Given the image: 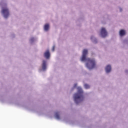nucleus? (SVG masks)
Listing matches in <instances>:
<instances>
[{"label":"nucleus","instance_id":"nucleus-2","mask_svg":"<svg viewBox=\"0 0 128 128\" xmlns=\"http://www.w3.org/2000/svg\"><path fill=\"white\" fill-rule=\"evenodd\" d=\"M86 54H88V50L84 49L82 52V56L80 58L81 62H87L91 64H96V60L94 58H86Z\"/></svg>","mask_w":128,"mask_h":128},{"label":"nucleus","instance_id":"nucleus-14","mask_svg":"<svg viewBox=\"0 0 128 128\" xmlns=\"http://www.w3.org/2000/svg\"><path fill=\"white\" fill-rule=\"evenodd\" d=\"M46 60L43 61V64H46Z\"/></svg>","mask_w":128,"mask_h":128},{"label":"nucleus","instance_id":"nucleus-1","mask_svg":"<svg viewBox=\"0 0 128 128\" xmlns=\"http://www.w3.org/2000/svg\"><path fill=\"white\" fill-rule=\"evenodd\" d=\"M78 93L75 94L74 95V100L77 104H80V102H82L84 99V92L82 88L78 87Z\"/></svg>","mask_w":128,"mask_h":128},{"label":"nucleus","instance_id":"nucleus-11","mask_svg":"<svg viewBox=\"0 0 128 128\" xmlns=\"http://www.w3.org/2000/svg\"><path fill=\"white\" fill-rule=\"evenodd\" d=\"M84 86L85 88H86V90H88V88H90V85L88 84H85L84 85Z\"/></svg>","mask_w":128,"mask_h":128},{"label":"nucleus","instance_id":"nucleus-7","mask_svg":"<svg viewBox=\"0 0 128 128\" xmlns=\"http://www.w3.org/2000/svg\"><path fill=\"white\" fill-rule=\"evenodd\" d=\"M50 28V24H46L44 26V30H46V32H48Z\"/></svg>","mask_w":128,"mask_h":128},{"label":"nucleus","instance_id":"nucleus-16","mask_svg":"<svg viewBox=\"0 0 128 128\" xmlns=\"http://www.w3.org/2000/svg\"><path fill=\"white\" fill-rule=\"evenodd\" d=\"M78 86V84H76L74 85V88H76V86Z\"/></svg>","mask_w":128,"mask_h":128},{"label":"nucleus","instance_id":"nucleus-17","mask_svg":"<svg viewBox=\"0 0 128 128\" xmlns=\"http://www.w3.org/2000/svg\"><path fill=\"white\" fill-rule=\"evenodd\" d=\"M125 72H128V70H126Z\"/></svg>","mask_w":128,"mask_h":128},{"label":"nucleus","instance_id":"nucleus-8","mask_svg":"<svg viewBox=\"0 0 128 128\" xmlns=\"http://www.w3.org/2000/svg\"><path fill=\"white\" fill-rule=\"evenodd\" d=\"M94 64H86V67L88 68L89 70H92L94 68Z\"/></svg>","mask_w":128,"mask_h":128},{"label":"nucleus","instance_id":"nucleus-6","mask_svg":"<svg viewBox=\"0 0 128 128\" xmlns=\"http://www.w3.org/2000/svg\"><path fill=\"white\" fill-rule=\"evenodd\" d=\"M106 72L107 74H108L112 70V67L110 66V65H108L107 66L106 68Z\"/></svg>","mask_w":128,"mask_h":128},{"label":"nucleus","instance_id":"nucleus-10","mask_svg":"<svg viewBox=\"0 0 128 128\" xmlns=\"http://www.w3.org/2000/svg\"><path fill=\"white\" fill-rule=\"evenodd\" d=\"M56 118L57 120H60V114L58 112H56L55 114Z\"/></svg>","mask_w":128,"mask_h":128},{"label":"nucleus","instance_id":"nucleus-15","mask_svg":"<svg viewBox=\"0 0 128 128\" xmlns=\"http://www.w3.org/2000/svg\"><path fill=\"white\" fill-rule=\"evenodd\" d=\"M34 38H32L30 40L31 42H34Z\"/></svg>","mask_w":128,"mask_h":128},{"label":"nucleus","instance_id":"nucleus-3","mask_svg":"<svg viewBox=\"0 0 128 128\" xmlns=\"http://www.w3.org/2000/svg\"><path fill=\"white\" fill-rule=\"evenodd\" d=\"M2 14H3L4 18H7L8 17V16H10L8 9L6 8H3L2 10Z\"/></svg>","mask_w":128,"mask_h":128},{"label":"nucleus","instance_id":"nucleus-12","mask_svg":"<svg viewBox=\"0 0 128 128\" xmlns=\"http://www.w3.org/2000/svg\"><path fill=\"white\" fill-rule=\"evenodd\" d=\"M42 68L43 70H46V65L43 64L42 66Z\"/></svg>","mask_w":128,"mask_h":128},{"label":"nucleus","instance_id":"nucleus-9","mask_svg":"<svg viewBox=\"0 0 128 128\" xmlns=\"http://www.w3.org/2000/svg\"><path fill=\"white\" fill-rule=\"evenodd\" d=\"M124 34H126V32L122 30H120V36H124Z\"/></svg>","mask_w":128,"mask_h":128},{"label":"nucleus","instance_id":"nucleus-13","mask_svg":"<svg viewBox=\"0 0 128 128\" xmlns=\"http://www.w3.org/2000/svg\"><path fill=\"white\" fill-rule=\"evenodd\" d=\"M56 46H53L52 48V52H54V48H55Z\"/></svg>","mask_w":128,"mask_h":128},{"label":"nucleus","instance_id":"nucleus-5","mask_svg":"<svg viewBox=\"0 0 128 128\" xmlns=\"http://www.w3.org/2000/svg\"><path fill=\"white\" fill-rule=\"evenodd\" d=\"M44 56L46 58L47 60H48L50 58V50H47L44 53Z\"/></svg>","mask_w":128,"mask_h":128},{"label":"nucleus","instance_id":"nucleus-18","mask_svg":"<svg viewBox=\"0 0 128 128\" xmlns=\"http://www.w3.org/2000/svg\"><path fill=\"white\" fill-rule=\"evenodd\" d=\"M120 11H121V12H122V8H120Z\"/></svg>","mask_w":128,"mask_h":128},{"label":"nucleus","instance_id":"nucleus-4","mask_svg":"<svg viewBox=\"0 0 128 128\" xmlns=\"http://www.w3.org/2000/svg\"><path fill=\"white\" fill-rule=\"evenodd\" d=\"M100 34L102 38H106L108 36V32L104 28H102L100 31Z\"/></svg>","mask_w":128,"mask_h":128}]
</instances>
